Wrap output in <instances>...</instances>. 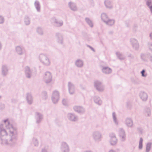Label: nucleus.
Masks as SVG:
<instances>
[{"mask_svg": "<svg viewBox=\"0 0 152 152\" xmlns=\"http://www.w3.org/2000/svg\"><path fill=\"white\" fill-rule=\"evenodd\" d=\"M141 73L142 77H146L147 76V74H145V69H143L141 72Z\"/></svg>", "mask_w": 152, "mask_h": 152, "instance_id": "nucleus-43", "label": "nucleus"}, {"mask_svg": "<svg viewBox=\"0 0 152 152\" xmlns=\"http://www.w3.org/2000/svg\"><path fill=\"white\" fill-rule=\"evenodd\" d=\"M75 65L78 68H81L83 65V60L80 59L77 60L75 61Z\"/></svg>", "mask_w": 152, "mask_h": 152, "instance_id": "nucleus-22", "label": "nucleus"}, {"mask_svg": "<svg viewBox=\"0 0 152 152\" xmlns=\"http://www.w3.org/2000/svg\"><path fill=\"white\" fill-rule=\"evenodd\" d=\"M126 26L127 27H128L129 26V25L128 24H127L126 23Z\"/></svg>", "mask_w": 152, "mask_h": 152, "instance_id": "nucleus-59", "label": "nucleus"}, {"mask_svg": "<svg viewBox=\"0 0 152 152\" xmlns=\"http://www.w3.org/2000/svg\"><path fill=\"white\" fill-rule=\"evenodd\" d=\"M87 46L89 48L93 51L94 52H95V50L92 47L90 46L89 45H87Z\"/></svg>", "mask_w": 152, "mask_h": 152, "instance_id": "nucleus-49", "label": "nucleus"}, {"mask_svg": "<svg viewBox=\"0 0 152 152\" xmlns=\"http://www.w3.org/2000/svg\"><path fill=\"white\" fill-rule=\"evenodd\" d=\"M116 54L118 58L120 60H124L125 58V56L122 54L118 52H116Z\"/></svg>", "mask_w": 152, "mask_h": 152, "instance_id": "nucleus-29", "label": "nucleus"}, {"mask_svg": "<svg viewBox=\"0 0 152 152\" xmlns=\"http://www.w3.org/2000/svg\"><path fill=\"white\" fill-rule=\"evenodd\" d=\"M15 50L17 53L20 55H21L23 54L25 51L23 48L19 46L16 47Z\"/></svg>", "mask_w": 152, "mask_h": 152, "instance_id": "nucleus-18", "label": "nucleus"}, {"mask_svg": "<svg viewBox=\"0 0 152 152\" xmlns=\"http://www.w3.org/2000/svg\"><path fill=\"white\" fill-rule=\"evenodd\" d=\"M68 91L70 94H73L75 91V88L74 84L71 82H69L68 84Z\"/></svg>", "mask_w": 152, "mask_h": 152, "instance_id": "nucleus-12", "label": "nucleus"}, {"mask_svg": "<svg viewBox=\"0 0 152 152\" xmlns=\"http://www.w3.org/2000/svg\"><path fill=\"white\" fill-rule=\"evenodd\" d=\"M56 36L57 42L59 43L63 44V39L62 34L58 33H56Z\"/></svg>", "mask_w": 152, "mask_h": 152, "instance_id": "nucleus-19", "label": "nucleus"}, {"mask_svg": "<svg viewBox=\"0 0 152 152\" xmlns=\"http://www.w3.org/2000/svg\"><path fill=\"white\" fill-rule=\"evenodd\" d=\"M149 36L151 39H152V32L150 34Z\"/></svg>", "mask_w": 152, "mask_h": 152, "instance_id": "nucleus-54", "label": "nucleus"}, {"mask_svg": "<svg viewBox=\"0 0 152 152\" xmlns=\"http://www.w3.org/2000/svg\"><path fill=\"white\" fill-rule=\"evenodd\" d=\"M129 57H131V58L133 59L134 58V56L133 55H130L128 56Z\"/></svg>", "mask_w": 152, "mask_h": 152, "instance_id": "nucleus-51", "label": "nucleus"}, {"mask_svg": "<svg viewBox=\"0 0 152 152\" xmlns=\"http://www.w3.org/2000/svg\"><path fill=\"white\" fill-rule=\"evenodd\" d=\"M92 136L94 140L96 142H99L101 140L102 135L99 131L94 132L92 133Z\"/></svg>", "mask_w": 152, "mask_h": 152, "instance_id": "nucleus-3", "label": "nucleus"}, {"mask_svg": "<svg viewBox=\"0 0 152 152\" xmlns=\"http://www.w3.org/2000/svg\"><path fill=\"white\" fill-rule=\"evenodd\" d=\"M130 42L133 49L136 50H138L139 45L138 41L135 39L132 38L130 39Z\"/></svg>", "mask_w": 152, "mask_h": 152, "instance_id": "nucleus-6", "label": "nucleus"}, {"mask_svg": "<svg viewBox=\"0 0 152 152\" xmlns=\"http://www.w3.org/2000/svg\"><path fill=\"white\" fill-rule=\"evenodd\" d=\"M34 5L37 12H39L40 11V4L39 2L37 0L35 1Z\"/></svg>", "mask_w": 152, "mask_h": 152, "instance_id": "nucleus-24", "label": "nucleus"}, {"mask_svg": "<svg viewBox=\"0 0 152 152\" xmlns=\"http://www.w3.org/2000/svg\"><path fill=\"white\" fill-rule=\"evenodd\" d=\"M83 152H93L91 150H87L84 151Z\"/></svg>", "mask_w": 152, "mask_h": 152, "instance_id": "nucleus-52", "label": "nucleus"}, {"mask_svg": "<svg viewBox=\"0 0 152 152\" xmlns=\"http://www.w3.org/2000/svg\"><path fill=\"white\" fill-rule=\"evenodd\" d=\"M144 112L145 115H147L148 116L151 115V110L149 108H146L144 110Z\"/></svg>", "mask_w": 152, "mask_h": 152, "instance_id": "nucleus-35", "label": "nucleus"}, {"mask_svg": "<svg viewBox=\"0 0 152 152\" xmlns=\"http://www.w3.org/2000/svg\"><path fill=\"white\" fill-rule=\"evenodd\" d=\"M109 152H115V151L113 149H111L109 151Z\"/></svg>", "mask_w": 152, "mask_h": 152, "instance_id": "nucleus-55", "label": "nucleus"}, {"mask_svg": "<svg viewBox=\"0 0 152 152\" xmlns=\"http://www.w3.org/2000/svg\"><path fill=\"white\" fill-rule=\"evenodd\" d=\"M8 69L6 65H4L2 66L1 75L4 76H6L8 74Z\"/></svg>", "mask_w": 152, "mask_h": 152, "instance_id": "nucleus-16", "label": "nucleus"}, {"mask_svg": "<svg viewBox=\"0 0 152 152\" xmlns=\"http://www.w3.org/2000/svg\"><path fill=\"white\" fill-rule=\"evenodd\" d=\"M4 17L1 15H0V24L4 23Z\"/></svg>", "mask_w": 152, "mask_h": 152, "instance_id": "nucleus-42", "label": "nucleus"}, {"mask_svg": "<svg viewBox=\"0 0 152 152\" xmlns=\"http://www.w3.org/2000/svg\"><path fill=\"white\" fill-rule=\"evenodd\" d=\"M24 70L26 77L28 79H30L31 77L32 71L30 67L27 66H26Z\"/></svg>", "mask_w": 152, "mask_h": 152, "instance_id": "nucleus-11", "label": "nucleus"}, {"mask_svg": "<svg viewBox=\"0 0 152 152\" xmlns=\"http://www.w3.org/2000/svg\"><path fill=\"white\" fill-rule=\"evenodd\" d=\"M120 139L122 142H124L126 140V134L124 130L122 128H119L118 130Z\"/></svg>", "mask_w": 152, "mask_h": 152, "instance_id": "nucleus-5", "label": "nucleus"}, {"mask_svg": "<svg viewBox=\"0 0 152 152\" xmlns=\"http://www.w3.org/2000/svg\"><path fill=\"white\" fill-rule=\"evenodd\" d=\"M24 21L26 25H28L30 23V18L27 16H25L24 18Z\"/></svg>", "mask_w": 152, "mask_h": 152, "instance_id": "nucleus-32", "label": "nucleus"}, {"mask_svg": "<svg viewBox=\"0 0 152 152\" xmlns=\"http://www.w3.org/2000/svg\"><path fill=\"white\" fill-rule=\"evenodd\" d=\"M139 96L140 99L143 101H146L148 98L147 94L143 91H141L140 92Z\"/></svg>", "mask_w": 152, "mask_h": 152, "instance_id": "nucleus-17", "label": "nucleus"}, {"mask_svg": "<svg viewBox=\"0 0 152 152\" xmlns=\"http://www.w3.org/2000/svg\"><path fill=\"white\" fill-rule=\"evenodd\" d=\"M105 23L109 26H112L114 24L115 20L114 19L109 18Z\"/></svg>", "mask_w": 152, "mask_h": 152, "instance_id": "nucleus-26", "label": "nucleus"}, {"mask_svg": "<svg viewBox=\"0 0 152 152\" xmlns=\"http://www.w3.org/2000/svg\"><path fill=\"white\" fill-rule=\"evenodd\" d=\"M152 144L151 142H149L146 144L145 152H149L151 148Z\"/></svg>", "mask_w": 152, "mask_h": 152, "instance_id": "nucleus-36", "label": "nucleus"}, {"mask_svg": "<svg viewBox=\"0 0 152 152\" xmlns=\"http://www.w3.org/2000/svg\"><path fill=\"white\" fill-rule=\"evenodd\" d=\"M94 102L99 105H100L102 104V101L100 98L97 96H95L94 98Z\"/></svg>", "mask_w": 152, "mask_h": 152, "instance_id": "nucleus-25", "label": "nucleus"}, {"mask_svg": "<svg viewBox=\"0 0 152 152\" xmlns=\"http://www.w3.org/2000/svg\"><path fill=\"white\" fill-rule=\"evenodd\" d=\"M37 31L39 34L41 35L43 34V30L40 27H38L37 28Z\"/></svg>", "mask_w": 152, "mask_h": 152, "instance_id": "nucleus-40", "label": "nucleus"}, {"mask_svg": "<svg viewBox=\"0 0 152 152\" xmlns=\"http://www.w3.org/2000/svg\"><path fill=\"white\" fill-rule=\"evenodd\" d=\"M62 103L64 105L66 106L67 105V101L65 99H63L62 100Z\"/></svg>", "mask_w": 152, "mask_h": 152, "instance_id": "nucleus-47", "label": "nucleus"}, {"mask_svg": "<svg viewBox=\"0 0 152 152\" xmlns=\"http://www.w3.org/2000/svg\"><path fill=\"white\" fill-rule=\"evenodd\" d=\"M106 7L108 8H112L110 1L109 0H107L104 2Z\"/></svg>", "mask_w": 152, "mask_h": 152, "instance_id": "nucleus-34", "label": "nucleus"}, {"mask_svg": "<svg viewBox=\"0 0 152 152\" xmlns=\"http://www.w3.org/2000/svg\"><path fill=\"white\" fill-rule=\"evenodd\" d=\"M101 18L102 20L104 23L109 19L107 15L104 13H103L101 14Z\"/></svg>", "mask_w": 152, "mask_h": 152, "instance_id": "nucleus-30", "label": "nucleus"}, {"mask_svg": "<svg viewBox=\"0 0 152 152\" xmlns=\"http://www.w3.org/2000/svg\"><path fill=\"white\" fill-rule=\"evenodd\" d=\"M61 148L62 152H69V146L65 142H63L61 143Z\"/></svg>", "mask_w": 152, "mask_h": 152, "instance_id": "nucleus-7", "label": "nucleus"}, {"mask_svg": "<svg viewBox=\"0 0 152 152\" xmlns=\"http://www.w3.org/2000/svg\"><path fill=\"white\" fill-rule=\"evenodd\" d=\"M60 97L59 93L57 91H53L52 95V100L54 104L57 103Z\"/></svg>", "mask_w": 152, "mask_h": 152, "instance_id": "nucleus-4", "label": "nucleus"}, {"mask_svg": "<svg viewBox=\"0 0 152 152\" xmlns=\"http://www.w3.org/2000/svg\"><path fill=\"white\" fill-rule=\"evenodd\" d=\"M0 139L2 144L13 145L17 140L16 129L10 124L8 119L0 124Z\"/></svg>", "mask_w": 152, "mask_h": 152, "instance_id": "nucleus-1", "label": "nucleus"}, {"mask_svg": "<svg viewBox=\"0 0 152 152\" xmlns=\"http://www.w3.org/2000/svg\"><path fill=\"white\" fill-rule=\"evenodd\" d=\"M148 46L149 49L152 52V43L151 42H149L148 43Z\"/></svg>", "mask_w": 152, "mask_h": 152, "instance_id": "nucleus-46", "label": "nucleus"}, {"mask_svg": "<svg viewBox=\"0 0 152 152\" xmlns=\"http://www.w3.org/2000/svg\"><path fill=\"white\" fill-rule=\"evenodd\" d=\"M112 116L114 122L116 125H118V122L117 121L116 115L115 112H113V113Z\"/></svg>", "mask_w": 152, "mask_h": 152, "instance_id": "nucleus-37", "label": "nucleus"}, {"mask_svg": "<svg viewBox=\"0 0 152 152\" xmlns=\"http://www.w3.org/2000/svg\"><path fill=\"white\" fill-rule=\"evenodd\" d=\"M68 119L70 121L75 122L78 120V117L74 113H69L67 115Z\"/></svg>", "mask_w": 152, "mask_h": 152, "instance_id": "nucleus-8", "label": "nucleus"}, {"mask_svg": "<svg viewBox=\"0 0 152 152\" xmlns=\"http://www.w3.org/2000/svg\"><path fill=\"white\" fill-rule=\"evenodd\" d=\"M148 59L150 60V61L152 62V56L150 53L148 54V57H147V59Z\"/></svg>", "mask_w": 152, "mask_h": 152, "instance_id": "nucleus-45", "label": "nucleus"}, {"mask_svg": "<svg viewBox=\"0 0 152 152\" xmlns=\"http://www.w3.org/2000/svg\"><path fill=\"white\" fill-rule=\"evenodd\" d=\"M85 20L90 27H93V24L92 21L89 18H85Z\"/></svg>", "mask_w": 152, "mask_h": 152, "instance_id": "nucleus-31", "label": "nucleus"}, {"mask_svg": "<svg viewBox=\"0 0 152 152\" xmlns=\"http://www.w3.org/2000/svg\"><path fill=\"white\" fill-rule=\"evenodd\" d=\"M1 97V96H0V98Z\"/></svg>", "mask_w": 152, "mask_h": 152, "instance_id": "nucleus-61", "label": "nucleus"}, {"mask_svg": "<svg viewBox=\"0 0 152 152\" xmlns=\"http://www.w3.org/2000/svg\"><path fill=\"white\" fill-rule=\"evenodd\" d=\"M73 109L75 111L80 114H83L85 112L84 108L81 106H74L73 107Z\"/></svg>", "mask_w": 152, "mask_h": 152, "instance_id": "nucleus-13", "label": "nucleus"}, {"mask_svg": "<svg viewBox=\"0 0 152 152\" xmlns=\"http://www.w3.org/2000/svg\"><path fill=\"white\" fill-rule=\"evenodd\" d=\"M4 108V104H0V110H1Z\"/></svg>", "mask_w": 152, "mask_h": 152, "instance_id": "nucleus-48", "label": "nucleus"}, {"mask_svg": "<svg viewBox=\"0 0 152 152\" xmlns=\"http://www.w3.org/2000/svg\"><path fill=\"white\" fill-rule=\"evenodd\" d=\"M11 102L13 103H15L17 102V100L15 99H12L11 100Z\"/></svg>", "mask_w": 152, "mask_h": 152, "instance_id": "nucleus-50", "label": "nucleus"}, {"mask_svg": "<svg viewBox=\"0 0 152 152\" xmlns=\"http://www.w3.org/2000/svg\"><path fill=\"white\" fill-rule=\"evenodd\" d=\"M26 99L28 104H31L33 102V99L31 94L28 93L27 94Z\"/></svg>", "mask_w": 152, "mask_h": 152, "instance_id": "nucleus-21", "label": "nucleus"}, {"mask_svg": "<svg viewBox=\"0 0 152 152\" xmlns=\"http://www.w3.org/2000/svg\"><path fill=\"white\" fill-rule=\"evenodd\" d=\"M127 107H128V102L127 103Z\"/></svg>", "mask_w": 152, "mask_h": 152, "instance_id": "nucleus-58", "label": "nucleus"}, {"mask_svg": "<svg viewBox=\"0 0 152 152\" xmlns=\"http://www.w3.org/2000/svg\"><path fill=\"white\" fill-rule=\"evenodd\" d=\"M137 129H138V130H140V128H138Z\"/></svg>", "mask_w": 152, "mask_h": 152, "instance_id": "nucleus-60", "label": "nucleus"}, {"mask_svg": "<svg viewBox=\"0 0 152 152\" xmlns=\"http://www.w3.org/2000/svg\"><path fill=\"white\" fill-rule=\"evenodd\" d=\"M143 139L142 137L140 138L139 142V149L141 150L142 149L143 147L142 142Z\"/></svg>", "mask_w": 152, "mask_h": 152, "instance_id": "nucleus-38", "label": "nucleus"}, {"mask_svg": "<svg viewBox=\"0 0 152 152\" xmlns=\"http://www.w3.org/2000/svg\"><path fill=\"white\" fill-rule=\"evenodd\" d=\"M113 134H115L114 133H111V134H110V137L111 138H112V137L113 136Z\"/></svg>", "mask_w": 152, "mask_h": 152, "instance_id": "nucleus-53", "label": "nucleus"}, {"mask_svg": "<svg viewBox=\"0 0 152 152\" xmlns=\"http://www.w3.org/2000/svg\"><path fill=\"white\" fill-rule=\"evenodd\" d=\"M63 22L62 20L55 19L54 21L55 26L58 27L62 26L63 25Z\"/></svg>", "mask_w": 152, "mask_h": 152, "instance_id": "nucleus-20", "label": "nucleus"}, {"mask_svg": "<svg viewBox=\"0 0 152 152\" xmlns=\"http://www.w3.org/2000/svg\"><path fill=\"white\" fill-rule=\"evenodd\" d=\"M148 57V54H145L142 53L141 54L140 58L142 60L144 61H147V57Z\"/></svg>", "mask_w": 152, "mask_h": 152, "instance_id": "nucleus-33", "label": "nucleus"}, {"mask_svg": "<svg viewBox=\"0 0 152 152\" xmlns=\"http://www.w3.org/2000/svg\"><path fill=\"white\" fill-rule=\"evenodd\" d=\"M52 76L51 73L49 72H46L44 77V79L46 83H50L52 80Z\"/></svg>", "mask_w": 152, "mask_h": 152, "instance_id": "nucleus-9", "label": "nucleus"}, {"mask_svg": "<svg viewBox=\"0 0 152 152\" xmlns=\"http://www.w3.org/2000/svg\"><path fill=\"white\" fill-rule=\"evenodd\" d=\"M39 60L44 65L49 66L50 64V61L48 56L45 54H40L39 56Z\"/></svg>", "mask_w": 152, "mask_h": 152, "instance_id": "nucleus-2", "label": "nucleus"}, {"mask_svg": "<svg viewBox=\"0 0 152 152\" xmlns=\"http://www.w3.org/2000/svg\"><path fill=\"white\" fill-rule=\"evenodd\" d=\"M33 144L35 146L38 145L39 143L37 139L35 138H33L32 140Z\"/></svg>", "mask_w": 152, "mask_h": 152, "instance_id": "nucleus-39", "label": "nucleus"}, {"mask_svg": "<svg viewBox=\"0 0 152 152\" xmlns=\"http://www.w3.org/2000/svg\"><path fill=\"white\" fill-rule=\"evenodd\" d=\"M35 118L36 120V123L38 124L40 123L43 118L42 115L39 112L35 113Z\"/></svg>", "mask_w": 152, "mask_h": 152, "instance_id": "nucleus-14", "label": "nucleus"}, {"mask_svg": "<svg viewBox=\"0 0 152 152\" xmlns=\"http://www.w3.org/2000/svg\"><path fill=\"white\" fill-rule=\"evenodd\" d=\"M42 96L43 98L44 99H46L47 98V93L46 91H44L42 92Z\"/></svg>", "mask_w": 152, "mask_h": 152, "instance_id": "nucleus-41", "label": "nucleus"}, {"mask_svg": "<svg viewBox=\"0 0 152 152\" xmlns=\"http://www.w3.org/2000/svg\"><path fill=\"white\" fill-rule=\"evenodd\" d=\"M117 139L115 137V134H113V136L112 137L110 140V144L112 145H114L117 144Z\"/></svg>", "mask_w": 152, "mask_h": 152, "instance_id": "nucleus-23", "label": "nucleus"}, {"mask_svg": "<svg viewBox=\"0 0 152 152\" xmlns=\"http://www.w3.org/2000/svg\"><path fill=\"white\" fill-rule=\"evenodd\" d=\"M109 33L110 34H112L113 33V31H110L109 32Z\"/></svg>", "mask_w": 152, "mask_h": 152, "instance_id": "nucleus-56", "label": "nucleus"}, {"mask_svg": "<svg viewBox=\"0 0 152 152\" xmlns=\"http://www.w3.org/2000/svg\"><path fill=\"white\" fill-rule=\"evenodd\" d=\"M48 147L47 146H45L44 148H42L41 152H48Z\"/></svg>", "mask_w": 152, "mask_h": 152, "instance_id": "nucleus-44", "label": "nucleus"}, {"mask_svg": "<svg viewBox=\"0 0 152 152\" xmlns=\"http://www.w3.org/2000/svg\"><path fill=\"white\" fill-rule=\"evenodd\" d=\"M102 72L106 74H109L112 72V69L108 66H102Z\"/></svg>", "mask_w": 152, "mask_h": 152, "instance_id": "nucleus-15", "label": "nucleus"}, {"mask_svg": "<svg viewBox=\"0 0 152 152\" xmlns=\"http://www.w3.org/2000/svg\"><path fill=\"white\" fill-rule=\"evenodd\" d=\"M94 86L96 89L99 91H102L104 90L103 86L100 81H96L94 82Z\"/></svg>", "mask_w": 152, "mask_h": 152, "instance_id": "nucleus-10", "label": "nucleus"}, {"mask_svg": "<svg viewBox=\"0 0 152 152\" xmlns=\"http://www.w3.org/2000/svg\"><path fill=\"white\" fill-rule=\"evenodd\" d=\"M69 7L72 10L74 11H75L77 10V8L76 5L75 3L70 2L69 3Z\"/></svg>", "mask_w": 152, "mask_h": 152, "instance_id": "nucleus-27", "label": "nucleus"}, {"mask_svg": "<svg viewBox=\"0 0 152 152\" xmlns=\"http://www.w3.org/2000/svg\"><path fill=\"white\" fill-rule=\"evenodd\" d=\"M126 123L127 126L129 127H131L133 125L132 120L129 118L126 119Z\"/></svg>", "mask_w": 152, "mask_h": 152, "instance_id": "nucleus-28", "label": "nucleus"}, {"mask_svg": "<svg viewBox=\"0 0 152 152\" xmlns=\"http://www.w3.org/2000/svg\"><path fill=\"white\" fill-rule=\"evenodd\" d=\"M2 46L1 42H0V50L1 49Z\"/></svg>", "mask_w": 152, "mask_h": 152, "instance_id": "nucleus-57", "label": "nucleus"}]
</instances>
